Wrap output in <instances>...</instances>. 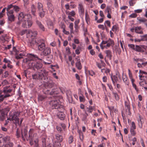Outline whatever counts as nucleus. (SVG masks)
Masks as SVG:
<instances>
[{"mask_svg":"<svg viewBox=\"0 0 147 147\" xmlns=\"http://www.w3.org/2000/svg\"><path fill=\"white\" fill-rule=\"evenodd\" d=\"M144 59H140L139 58H137L136 57H134V60L136 62H143V61Z\"/></svg>","mask_w":147,"mask_h":147,"instance_id":"49","label":"nucleus"},{"mask_svg":"<svg viewBox=\"0 0 147 147\" xmlns=\"http://www.w3.org/2000/svg\"><path fill=\"white\" fill-rule=\"evenodd\" d=\"M12 8H13V6L12 5H8L7 8H6L7 12H8V11H9L10 10V9Z\"/></svg>","mask_w":147,"mask_h":147,"instance_id":"62","label":"nucleus"},{"mask_svg":"<svg viewBox=\"0 0 147 147\" xmlns=\"http://www.w3.org/2000/svg\"><path fill=\"white\" fill-rule=\"evenodd\" d=\"M78 132L79 135V137L81 140L82 141L84 139L83 134L81 130H78Z\"/></svg>","mask_w":147,"mask_h":147,"instance_id":"41","label":"nucleus"},{"mask_svg":"<svg viewBox=\"0 0 147 147\" xmlns=\"http://www.w3.org/2000/svg\"><path fill=\"white\" fill-rule=\"evenodd\" d=\"M37 8L38 11L40 10L43 9V5L42 4L40 3H38L37 4Z\"/></svg>","mask_w":147,"mask_h":147,"instance_id":"43","label":"nucleus"},{"mask_svg":"<svg viewBox=\"0 0 147 147\" xmlns=\"http://www.w3.org/2000/svg\"><path fill=\"white\" fill-rule=\"evenodd\" d=\"M42 145L43 147H46V138H42Z\"/></svg>","mask_w":147,"mask_h":147,"instance_id":"44","label":"nucleus"},{"mask_svg":"<svg viewBox=\"0 0 147 147\" xmlns=\"http://www.w3.org/2000/svg\"><path fill=\"white\" fill-rule=\"evenodd\" d=\"M47 24L48 26H52L53 25V22L50 20H49L48 21Z\"/></svg>","mask_w":147,"mask_h":147,"instance_id":"61","label":"nucleus"},{"mask_svg":"<svg viewBox=\"0 0 147 147\" xmlns=\"http://www.w3.org/2000/svg\"><path fill=\"white\" fill-rule=\"evenodd\" d=\"M13 10H10L7 13L8 22L9 23L13 22L15 21V17L13 14Z\"/></svg>","mask_w":147,"mask_h":147,"instance_id":"9","label":"nucleus"},{"mask_svg":"<svg viewBox=\"0 0 147 147\" xmlns=\"http://www.w3.org/2000/svg\"><path fill=\"white\" fill-rule=\"evenodd\" d=\"M137 20L139 22V23L141 24L142 22L144 23L147 21V20L144 18H137Z\"/></svg>","mask_w":147,"mask_h":147,"instance_id":"34","label":"nucleus"},{"mask_svg":"<svg viewBox=\"0 0 147 147\" xmlns=\"http://www.w3.org/2000/svg\"><path fill=\"white\" fill-rule=\"evenodd\" d=\"M68 14L71 16H74L76 15V13L73 10L71 12H69Z\"/></svg>","mask_w":147,"mask_h":147,"instance_id":"59","label":"nucleus"},{"mask_svg":"<svg viewBox=\"0 0 147 147\" xmlns=\"http://www.w3.org/2000/svg\"><path fill=\"white\" fill-rule=\"evenodd\" d=\"M78 9L80 16H83L84 13V10L82 4L80 3L78 5Z\"/></svg>","mask_w":147,"mask_h":147,"instance_id":"16","label":"nucleus"},{"mask_svg":"<svg viewBox=\"0 0 147 147\" xmlns=\"http://www.w3.org/2000/svg\"><path fill=\"white\" fill-rule=\"evenodd\" d=\"M106 27V25L104 26L103 25L99 24L98 26V28L102 30H104Z\"/></svg>","mask_w":147,"mask_h":147,"instance_id":"51","label":"nucleus"},{"mask_svg":"<svg viewBox=\"0 0 147 147\" xmlns=\"http://www.w3.org/2000/svg\"><path fill=\"white\" fill-rule=\"evenodd\" d=\"M135 129L130 128V132L131 135L133 136H135L136 134V132L135 131Z\"/></svg>","mask_w":147,"mask_h":147,"instance_id":"53","label":"nucleus"},{"mask_svg":"<svg viewBox=\"0 0 147 147\" xmlns=\"http://www.w3.org/2000/svg\"><path fill=\"white\" fill-rule=\"evenodd\" d=\"M23 139L25 140L26 139L27 141L29 140V138L28 136L27 131H24V132H22L21 133Z\"/></svg>","mask_w":147,"mask_h":147,"instance_id":"19","label":"nucleus"},{"mask_svg":"<svg viewBox=\"0 0 147 147\" xmlns=\"http://www.w3.org/2000/svg\"><path fill=\"white\" fill-rule=\"evenodd\" d=\"M47 5L48 9L50 11V12L51 13H52L54 9V7H53L51 3L48 2L47 3Z\"/></svg>","mask_w":147,"mask_h":147,"instance_id":"29","label":"nucleus"},{"mask_svg":"<svg viewBox=\"0 0 147 147\" xmlns=\"http://www.w3.org/2000/svg\"><path fill=\"white\" fill-rule=\"evenodd\" d=\"M107 85L108 86L110 90L112 92H113V88L112 85L110 84H107Z\"/></svg>","mask_w":147,"mask_h":147,"instance_id":"64","label":"nucleus"},{"mask_svg":"<svg viewBox=\"0 0 147 147\" xmlns=\"http://www.w3.org/2000/svg\"><path fill=\"white\" fill-rule=\"evenodd\" d=\"M33 144L32 145H34L35 147H38V140L36 134L34 133L33 134Z\"/></svg>","mask_w":147,"mask_h":147,"instance_id":"12","label":"nucleus"},{"mask_svg":"<svg viewBox=\"0 0 147 147\" xmlns=\"http://www.w3.org/2000/svg\"><path fill=\"white\" fill-rule=\"evenodd\" d=\"M31 11L32 14L34 16H36V8L34 5H32L31 6Z\"/></svg>","mask_w":147,"mask_h":147,"instance_id":"33","label":"nucleus"},{"mask_svg":"<svg viewBox=\"0 0 147 147\" xmlns=\"http://www.w3.org/2000/svg\"><path fill=\"white\" fill-rule=\"evenodd\" d=\"M114 95L115 100L117 101H118L119 99V96L116 92H113L112 93Z\"/></svg>","mask_w":147,"mask_h":147,"instance_id":"39","label":"nucleus"},{"mask_svg":"<svg viewBox=\"0 0 147 147\" xmlns=\"http://www.w3.org/2000/svg\"><path fill=\"white\" fill-rule=\"evenodd\" d=\"M28 33L32 39L35 38L37 35V32L36 31H30L28 32Z\"/></svg>","mask_w":147,"mask_h":147,"instance_id":"24","label":"nucleus"},{"mask_svg":"<svg viewBox=\"0 0 147 147\" xmlns=\"http://www.w3.org/2000/svg\"><path fill=\"white\" fill-rule=\"evenodd\" d=\"M54 83L52 82H47L45 84V85L46 86L49 88H51L53 87L54 85Z\"/></svg>","mask_w":147,"mask_h":147,"instance_id":"35","label":"nucleus"},{"mask_svg":"<svg viewBox=\"0 0 147 147\" xmlns=\"http://www.w3.org/2000/svg\"><path fill=\"white\" fill-rule=\"evenodd\" d=\"M26 55V53L24 51L20 53L18 55H16V58L17 59H19L25 56Z\"/></svg>","mask_w":147,"mask_h":147,"instance_id":"26","label":"nucleus"},{"mask_svg":"<svg viewBox=\"0 0 147 147\" xmlns=\"http://www.w3.org/2000/svg\"><path fill=\"white\" fill-rule=\"evenodd\" d=\"M31 44L32 45L36 44L40 51L43 50L46 48L44 40L40 38L33 39L31 41Z\"/></svg>","mask_w":147,"mask_h":147,"instance_id":"3","label":"nucleus"},{"mask_svg":"<svg viewBox=\"0 0 147 147\" xmlns=\"http://www.w3.org/2000/svg\"><path fill=\"white\" fill-rule=\"evenodd\" d=\"M119 29V27L117 25H115L112 28L111 30L113 32H116Z\"/></svg>","mask_w":147,"mask_h":147,"instance_id":"42","label":"nucleus"},{"mask_svg":"<svg viewBox=\"0 0 147 147\" xmlns=\"http://www.w3.org/2000/svg\"><path fill=\"white\" fill-rule=\"evenodd\" d=\"M80 92V94L82 95V96H80L79 97V98L80 102H84L85 101V98L84 96L81 93V90L80 89H79V93Z\"/></svg>","mask_w":147,"mask_h":147,"instance_id":"32","label":"nucleus"},{"mask_svg":"<svg viewBox=\"0 0 147 147\" xmlns=\"http://www.w3.org/2000/svg\"><path fill=\"white\" fill-rule=\"evenodd\" d=\"M141 40L142 41H146L147 40V34L141 36Z\"/></svg>","mask_w":147,"mask_h":147,"instance_id":"52","label":"nucleus"},{"mask_svg":"<svg viewBox=\"0 0 147 147\" xmlns=\"http://www.w3.org/2000/svg\"><path fill=\"white\" fill-rule=\"evenodd\" d=\"M74 141V137L73 136H71L69 138L68 143L69 144H71Z\"/></svg>","mask_w":147,"mask_h":147,"instance_id":"48","label":"nucleus"},{"mask_svg":"<svg viewBox=\"0 0 147 147\" xmlns=\"http://www.w3.org/2000/svg\"><path fill=\"white\" fill-rule=\"evenodd\" d=\"M35 23L36 25L40 30L42 31H45V29L44 25L37 18L36 19Z\"/></svg>","mask_w":147,"mask_h":147,"instance_id":"14","label":"nucleus"},{"mask_svg":"<svg viewBox=\"0 0 147 147\" xmlns=\"http://www.w3.org/2000/svg\"><path fill=\"white\" fill-rule=\"evenodd\" d=\"M106 54V56L109 58L110 60H111L112 57V53L110 50H107L105 51Z\"/></svg>","mask_w":147,"mask_h":147,"instance_id":"23","label":"nucleus"},{"mask_svg":"<svg viewBox=\"0 0 147 147\" xmlns=\"http://www.w3.org/2000/svg\"><path fill=\"white\" fill-rule=\"evenodd\" d=\"M30 18V15L29 14H24L23 12H20L18 16V19L20 21H26V19Z\"/></svg>","mask_w":147,"mask_h":147,"instance_id":"8","label":"nucleus"},{"mask_svg":"<svg viewBox=\"0 0 147 147\" xmlns=\"http://www.w3.org/2000/svg\"><path fill=\"white\" fill-rule=\"evenodd\" d=\"M46 98V96H43L40 95L38 96V99L39 101H41L43 100Z\"/></svg>","mask_w":147,"mask_h":147,"instance_id":"45","label":"nucleus"},{"mask_svg":"<svg viewBox=\"0 0 147 147\" xmlns=\"http://www.w3.org/2000/svg\"><path fill=\"white\" fill-rule=\"evenodd\" d=\"M16 135L17 138H18L20 137V131L18 129H17Z\"/></svg>","mask_w":147,"mask_h":147,"instance_id":"63","label":"nucleus"},{"mask_svg":"<svg viewBox=\"0 0 147 147\" xmlns=\"http://www.w3.org/2000/svg\"><path fill=\"white\" fill-rule=\"evenodd\" d=\"M57 115L58 117L61 120H63L65 117V115L63 112H59L57 113Z\"/></svg>","mask_w":147,"mask_h":147,"instance_id":"20","label":"nucleus"},{"mask_svg":"<svg viewBox=\"0 0 147 147\" xmlns=\"http://www.w3.org/2000/svg\"><path fill=\"white\" fill-rule=\"evenodd\" d=\"M122 78L124 82H125L127 81V78L126 75H124L123 72L122 74Z\"/></svg>","mask_w":147,"mask_h":147,"instance_id":"50","label":"nucleus"},{"mask_svg":"<svg viewBox=\"0 0 147 147\" xmlns=\"http://www.w3.org/2000/svg\"><path fill=\"white\" fill-rule=\"evenodd\" d=\"M34 132V130L33 129H31L28 132L29 140V141L31 145L33 144V133Z\"/></svg>","mask_w":147,"mask_h":147,"instance_id":"15","label":"nucleus"},{"mask_svg":"<svg viewBox=\"0 0 147 147\" xmlns=\"http://www.w3.org/2000/svg\"><path fill=\"white\" fill-rule=\"evenodd\" d=\"M51 138L53 143L49 144L48 147H60L61 144L59 142H56L55 140V139L53 136H52Z\"/></svg>","mask_w":147,"mask_h":147,"instance_id":"11","label":"nucleus"},{"mask_svg":"<svg viewBox=\"0 0 147 147\" xmlns=\"http://www.w3.org/2000/svg\"><path fill=\"white\" fill-rule=\"evenodd\" d=\"M106 11L108 13H111V11L110 7L109 6H107Z\"/></svg>","mask_w":147,"mask_h":147,"instance_id":"55","label":"nucleus"},{"mask_svg":"<svg viewBox=\"0 0 147 147\" xmlns=\"http://www.w3.org/2000/svg\"><path fill=\"white\" fill-rule=\"evenodd\" d=\"M27 23L28 24V27H30L32 25L33 22L31 20V17L30 16V18H28L26 19V21H24L23 23V26L25 27L27 25Z\"/></svg>","mask_w":147,"mask_h":147,"instance_id":"13","label":"nucleus"},{"mask_svg":"<svg viewBox=\"0 0 147 147\" xmlns=\"http://www.w3.org/2000/svg\"><path fill=\"white\" fill-rule=\"evenodd\" d=\"M73 26L74 24L73 23H70L69 26V28L70 29V33L71 34H74V33L73 31Z\"/></svg>","mask_w":147,"mask_h":147,"instance_id":"36","label":"nucleus"},{"mask_svg":"<svg viewBox=\"0 0 147 147\" xmlns=\"http://www.w3.org/2000/svg\"><path fill=\"white\" fill-rule=\"evenodd\" d=\"M87 109H88V112L91 113L93 111V107L92 106H89Z\"/></svg>","mask_w":147,"mask_h":147,"instance_id":"58","label":"nucleus"},{"mask_svg":"<svg viewBox=\"0 0 147 147\" xmlns=\"http://www.w3.org/2000/svg\"><path fill=\"white\" fill-rule=\"evenodd\" d=\"M136 51L140 52L142 51V48L139 46L136 45L134 49V50Z\"/></svg>","mask_w":147,"mask_h":147,"instance_id":"46","label":"nucleus"},{"mask_svg":"<svg viewBox=\"0 0 147 147\" xmlns=\"http://www.w3.org/2000/svg\"><path fill=\"white\" fill-rule=\"evenodd\" d=\"M130 79L131 81L133 87L134 88L136 91L137 92H138L139 90L138 89L137 87V86L136 84L134 83V82L135 81V80L133 78H130Z\"/></svg>","mask_w":147,"mask_h":147,"instance_id":"28","label":"nucleus"},{"mask_svg":"<svg viewBox=\"0 0 147 147\" xmlns=\"http://www.w3.org/2000/svg\"><path fill=\"white\" fill-rule=\"evenodd\" d=\"M12 91L11 89H4L3 91L0 90V102H3L5 98L10 96V95L8 93Z\"/></svg>","mask_w":147,"mask_h":147,"instance_id":"4","label":"nucleus"},{"mask_svg":"<svg viewBox=\"0 0 147 147\" xmlns=\"http://www.w3.org/2000/svg\"><path fill=\"white\" fill-rule=\"evenodd\" d=\"M27 57L23 60V61L28 64L30 67L32 68L34 70H38L42 67V65L41 63L35 61L37 60L42 61V59L39 58L37 55L31 54H28Z\"/></svg>","mask_w":147,"mask_h":147,"instance_id":"1","label":"nucleus"},{"mask_svg":"<svg viewBox=\"0 0 147 147\" xmlns=\"http://www.w3.org/2000/svg\"><path fill=\"white\" fill-rule=\"evenodd\" d=\"M55 137H54L55 140L56 142H59L60 143L62 142L63 140V137L61 135H60L58 134H56L55 136Z\"/></svg>","mask_w":147,"mask_h":147,"instance_id":"17","label":"nucleus"},{"mask_svg":"<svg viewBox=\"0 0 147 147\" xmlns=\"http://www.w3.org/2000/svg\"><path fill=\"white\" fill-rule=\"evenodd\" d=\"M13 9L16 12H18L20 10V8L18 6L15 5L13 6Z\"/></svg>","mask_w":147,"mask_h":147,"instance_id":"56","label":"nucleus"},{"mask_svg":"<svg viewBox=\"0 0 147 147\" xmlns=\"http://www.w3.org/2000/svg\"><path fill=\"white\" fill-rule=\"evenodd\" d=\"M125 105L126 110L130 109L129 102V101H125Z\"/></svg>","mask_w":147,"mask_h":147,"instance_id":"40","label":"nucleus"},{"mask_svg":"<svg viewBox=\"0 0 147 147\" xmlns=\"http://www.w3.org/2000/svg\"><path fill=\"white\" fill-rule=\"evenodd\" d=\"M2 140L4 142L7 143L11 142L10 141V138L9 136H6L3 138H2Z\"/></svg>","mask_w":147,"mask_h":147,"instance_id":"30","label":"nucleus"},{"mask_svg":"<svg viewBox=\"0 0 147 147\" xmlns=\"http://www.w3.org/2000/svg\"><path fill=\"white\" fill-rule=\"evenodd\" d=\"M51 53V49L49 47H46L44 50L43 53L45 56L49 55Z\"/></svg>","mask_w":147,"mask_h":147,"instance_id":"18","label":"nucleus"},{"mask_svg":"<svg viewBox=\"0 0 147 147\" xmlns=\"http://www.w3.org/2000/svg\"><path fill=\"white\" fill-rule=\"evenodd\" d=\"M76 67L78 69H81L82 68V66L81 63L79 59L77 60V62L76 63Z\"/></svg>","mask_w":147,"mask_h":147,"instance_id":"27","label":"nucleus"},{"mask_svg":"<svg viewBox=\"0 0 147 147\" xmlns=\"http://www.w3.org/2000/svg\"><path fill=\"white\" fill-rule=\"evenodd\" d=\"M139 73L140 75L139 76L140 78L145 77H146L147 76V73L146 72L142 71L141 70H140Z\"/></svg>","mask_w":147,"mask_h":147,"instance_id":"25","label":"nucleus"},{"mask_svg":"<svg viewBox=\"0 0 147 147\" xmlns=\"http://www.w3.org/2000/svg\"><path fill=\"white\" fill-rule=\"evenodd\" d=\"M59 100H54L50 101V105L52 109L62 108L63 107L62 105H61Z\"/></svg>","mask_w":147,"mask_h":147,"instance_id":"5","label":"nucleus"},{"mask_svg":"<svg viewBox=\"0 0 147 147\" xmlns=\"http://www.w3.org/2000/svg\"><path fill=\"white\" fill-rule=\"evenodd\" d=\"M141 29V27L140 26L136 27L135 28V32L139 34H143V32Z\"/></svg>","mask_w":147,"mask_h":147,"instance_id":"22","label":"nucleus"},{"mask_svg":"<svg viewBox=\"0 0 147 147\" xmlns=\"http://www.w3.org/2000/svg\"><path fill=\"white\" fill-rule=\"evenodd\" d=\"M130 128L135 129H136V126L134 122L133 121L131 122V125L130 126Z\"/></svg>","mask_w":147,"mask_h":147,"instance_id":"54","label":"nucleus"},{"mask_svg":"<svg viewBox=\"0 0 147 147\" xmlns=\"http://www.w3.org/2000/svg\"><path fill=\"white\" fill-rule=\"evenodd\" d=\"M114 44V41L112 39L109 38L107 40V44L106 45H100L101 48L103 49L104 48L108 49L111 46H113Z\"/></svg>","mask_w":147,"mask_h":147,"instance_id":"10","label":"nucleus"},{"mask_svg":"<svg viewBox=\"0 0 147 147\" xmlns=\"http://www.w3.org/2000/svg\"><path fill=\"white\" fill-rule=\"evenodd\" d=\"M0 113H1V115H0V120L3 121L5 119V114L4 113H3L2 111L0 109Z\"/></svg>","mask_w":147,"mask_h":147,"instance_id":"38","label":"nucleus"},{"mask_svg":"<svg viewBox=\"0 0 147 147\" xmlns=\"http://www.w3.org/2000/svg\"><path fill=\"white\" fill-rule=\"evenodd\" d=\"M85 19L87 23L88 24L90 23V20L88 15L87 14V12L85 13Z\"/></svg>","mask_w":147,"mask_h":147,"instance_id":"37","label":"nucleus"},{"mask_svg":"<svg viewBox=\"0 0 147 147\" xmlns=\"http://www.w3.org/2000/svg\"><path fill=\"white\" fill-rule=\"evenodd\" d=\"M39 74H35L32 75V77L35 79H40L47 81L48 78L47 76L48 72L44 68H42L38 71Z\"/></svg>","mask_w":147,"mask_h":147,"instance_id":"2","label":"nucleus"},{"mask_svg":"<svg viewBox=\"0 0 147 147\" xmlns=\"http://www.w3.org/2000/svg\"><path fill=\"white\" fill-rule=\"evenodd\" d=\"M38 11L39 16L41 18H43L44 16L45 13V12L44 10L43 9H41L40 10H38Z\"/></svg>","mask_w":147,"mask_h":147,"instance_id":"31","label":"nucleus"},{"mask_svg":"<svg viewBox=\"0 0 147 147\" xmlns=\"http://www.w3.org/2000/svg\"><path fill=\"white\" fill-rule=\"evenodd\" d=\"M70 4V5L71 7V8H74L76 7V5L73 2H71Z\"/></svg>","mask_w":147,"mask_h":147,"instance_id":"57","label":"nucleus"},{"mask_svg":"<svg viewBox=\"0 0 147 147\" xmlns=\"http://www.w3.org/2000/svg\"><path fill=\"white\" fill-rule=\"evenodd\" d=\"M13 143L11 142H9L7 143L4 147H12L13 146Z\"/></svg>","mask_w":147,"mask_h":147,"instance_id":"47","label":"nucleus"},{"mask_svg":"<svg viewBox=\"0 0 147 147\" xmlns=\"http://www.w3.org/2000/svg\"><path fill=\"white\" fill-rule=\"evenodd\" d=\"M111 78L113 83L114 86L115 85L116 83L118 81V79L121 80V75L118 71L116 72L115 75H111Z\"/></svg>","mask_w":147,"mask_h":147,"instance_id":"7","label":"nucleus"},{"mask_svg":"<svg viewBox=\"0 0 147 147\" xmlns=\"http://www.w3.org/2000/svg\"><path fill=\"white\" fill-rule=\"evenodd\" d=\"M144 59L143 62H140V63H138L137 64V65L138 67L142 68L145 67L147 65V62H144Z\"/></svg>","mask_w":147,"mask_h":147,"instance_id":"21","label":"nucleus"},{"mask_svg":"<svg viewBox=\"0 0 147 147\" xmlns=\"http://www.w3.org/2000/svg\"><path fill=\"white\" fill-rule=\"evenodd\" d=\"M89 75L93 76L95 74V73L92 70H90L88 71Z\"/></svg>","mask_w":147,"mask_h":147,"instance_id":"60","label":"nucleus"},{"mask_svg":"<svg viewBox=\"0 0 147 147\" xmlns=\"http://www.w3.org/2000/svg\"><path fill=\"white\" fill-rule=\"evenodd\" d=\"M19 114V113L18 112H15L13 115H11L9 116V119L11 120V121H13L14 123L16 125L17 123H19V119L18 117Z\"/></svg>","mask_w":147,"mask_h":147,"instance_id":"6","label":"nucleus"}]
</instances>
